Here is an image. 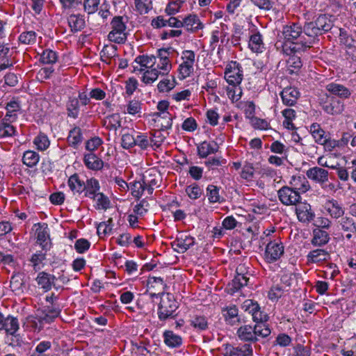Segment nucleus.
Here are the masks:
<instances>
[{
	"mask_svg": "<svg viewBox=\"0 0 356 356\" xmlns=\"http://www.w3.org/2000/svg\"><path fill=\"white\" fill-rule=\"evenodd\" d=\"M282 33L286 42L284 43L282 41H277L275 43L276 49L287 55L296 52L291 48L294 47V45L299 42L301 38L304 39L301 26L296 23L286 25L283 27Z\"/></svg>",
	"mask_w": 356,
	"mask_h": 356,
	"instance_id": "1",
	"label": "nucleus"
},
{
	"mask_svg": "<svg viewBox=\"0 0 356 356\" xmlns=\"http://www.w3.org/2000/svg\"><path fill=\"white\" fill-rule=\"evenodd\" d=\"M302 31L304 39L301 38L300 42L294 45V47L291 48L295 51H305L309 49L315 42L316 37L322 34L314 22L305 23Z\"/></svg>",
	"mask_w": 356,
	"mask_h": 356,
	"instance_id": "2",
	"label": "nucleus"
},
{
	"mask_svg": "<svg viewBox=\"0 0 356 356\" xmlns=\"http://www.w3.org/2000/svg\"><path fill=\"white\" fill-rule=\"evenodd\" d=\"M111 31L108 35V39L117 44H123L127 40V33L125 32L127 26L126 22L121 16H115L113 18L111 22Z\"/></svg>",
	"mask_w": 356,
	"mask_h": 356,
	"instance_id": "3",
	"label": "nucleus"
},
{
	"mask_svg": "<svg viewBox=\"0 0 356 356\" xmlns=\"http://www.w3.org/2000/svg\"><path fill=\"white\" fill-rule=\"evenodd\" d=\"M178 306L173 296L170 293H161L159 304L158 316L161 321L173 317L174 312Z\"/></svg>",
	"mask_w": 356,
	"mask_h": 356,
	"instance_id": "4",
	"label": "nucleus"
},
{
	"mask_svg": "<svg viewBox=\"0 0 356 356\" xmlns=\"http://www.w3.org/2000/svg\"><path fill=\"white\" fill-rule=\"evenodd\" d=\"M182 62L178 68L179 79H186L193 72L195 54L193 51L185 50L181 57Z\"/></svg>",
	"mask_w": 356,
	"mask_h": 356,
	"instance_id": "5",
	"label": "nucleus"
},
{
	"mask_svg": "<svg viewBox=\"0 0 356 356\" xmlns=\"http://www.w3.org/2000/svg\"><path fill=\"white\" fill-rule=\"evenodd\" d=\"M280 202L286 206H297L300 203L301 196L289 186H283L277 192Z\"/></svg>",
	"mask_w": 356,
	"mask_h": 356,
	"instance_id": "6",
	"label": "nucleus"
},
{
	"mask_svg": "<svg viewBox=\"0 0 356 356\" xmlns=\"http://www.w3.org/2000/svg\"><path fill=\"white\" fill-rule=\"evenodd\" d=\"M284 254V246L282 243L275 241L268 243L265 250V259L268 263L275 262Z\"/></svg>",
	"mask_w": 356,
	"mask_h": 356,
	"instance_id": "7",
	"label": "nucleus"
},
{
	"mask_svg": "<svg viewBox=\"0 0 356 356\" xmlns=\"http://www.w3.org/2000/svg\"><path fill=\"white\" fill-rule=\"evenodd\" d=\"M234 66L227 67L225 72V79L229 86H239L243 79L242 71L236 65V63H233Z\"/></svg>",
	"mask_w": 356,
	"mask_h": 356,
	"instance_id": "8",
	"label": "nucleus"
},
{
	"mask_svg": "<svg viewBox=\"0 0 356 356\" xmlns=\"http://www.w3.org/2000/svg\"><path fill=\"white\" fill-rule=\"evenodd\" d=\"M134 62L140 65V67H134V72H142L154 66L156 63V57L152 55H140L135 58Z\"/></svg>",
	"mask_w": 356,
	"mask_h": 356,
	"instance_id": "9",
	"label": "nucleus"
},
{
	"mask_svg": "<svg viewBox=\"0 0 356 356\" xmlns=\"http://www.w3.org/2000/svg\"><path fill=\"white\" fill-rule=\"evenodd\" d=\"M290 188L298 193L300 195L310 189L309 181L304 176H293L290 181Z\"/></svg>",
	"mask_w": 356,
	"mask_h": 356,
	"instance_id": "10",
	"label": "nucleus"
},
{
	"mask_svg": "<svg viewBox=\"0 0 356 356\" xmlns=\"http://www.w3.org/2000/svg\"><path fill=\"white\" fill-rule=\"evenodd\" d=\"M169 53L165 49H159L158 56L156 57V67L159 70H161L162 74H165L169 72L171 69V63L168 58Z\"/></svg>",
	"mask_w": 356,
	"mask_h": 356,
	"instance_id": "11",
	"label": "nucleus"
},
{
	"mask_svg": "<svg viewBox=\"0 0 356 356\" xmlns=\"http://www.w3.org/2000/svg\"><path fill=\"white\" fill-rule=\"evenodd\" d=\"M183 27L189 32L195 33L204 28V24L196 15H188L183 19Z\"/></svg>",
	"mask_w": 356,
	"mask_h": 356,
	"instance_id": "12",
	"label": "nucleus"
},
{
	"mask_svg": "<svg viewBox=\"0 0 356 356\" xmlns=\"http://www.w3.org/2000/svg\"><path fill=\"white\" fill-rule=\"evenodd\" d=\"M298 219L300 222H309L314 220L315 216L312 211L311 206L307 203H299L296 209Z\"/></svg>",
	"mask_w": 356,
	"mask_h": 356,
	"instance_id": "13",
	"label": "nucleus"
},
{
	"mask_svg": "<svg viewBox=\"0 0 356 356\" xmlns=\"http://www.w3.org/2000/svg\"><path fill=\"white\" fill-rule=\"evenodd\" d=\"M247 310L252 314V319L254 322H266L268 321V316L264 314L261 310L259 305L257 302H253L252 300L245 301Z\"/></svg>",
	"mask_w": 356,
	"mask_h": 356,
	"instance_id": "14",
	"label": "nucleus"
},
{
	"mask_svg": "<svg viewBox=\"0 0 356 356\" xmlns=\"http://www.w3.org/2000/svg\"><path fill=\"white\" fill-rule=\"evenodd\" d=\"M36 229L37 233V243L42 246V250H47L51 247V242L49 238V234L47 232V224H43Z\"/></svg>",
	"mask_w": 356,
	"mask_h": 356,
	"instance_id": "15",
	"label": "nucleus"
},
{
	"mask_svg": "<svg viewBox=\"0 0 356 356\" xmlns=\"http://www.w3.org/2000/svg\"><path fill=\"white\" fill-rule=\"evenodd\" d=\"M306 175L309 179L318 183H324L328 180V172L319 167L309 168Z\"/></svg>",
	"mask_w": 356,
	"mask_h": 356,
	"instance_id": "16",
	"label": "nucleus"
},
{
	"mask_svg": "<svg viewBox=\"0 0 356 356\" xmlns=\"http://www.w3.org/2000/svg\"><path fill=\"white\" fill-rule=\"evenodd\" d=\"M55 280L54 275L44 271L39 273L35 279L38 285L45 291H49L52 286H55Z\"/></svg>",
	"mask_w": 356,
	"mask_h": 356,
	"instance_id": "17",
	"label": "nucleus"
},
{
	"mask_svg": "<svg viewBox=\"0 0 356 356\" xmlns=\"http://www.w3.org/2000/svg\"><path fill=\"white\" fill-rule=\"evenodd\" d=\"M219 147L216 142L204 141L197 147V154L200 158H206L210 154L216 153Z\"/></svg>",
	"mask_w": 356,
	"mask_h": 356,
	"instance_id": "18",
	"label": "nucleus"
},
{
	"mask_svg": "<svg viewBox=\"0 0 356 356\" xmlns=\"http://www.w3.org/2000/svg\"><path fill=\"white\" fill-rule=\"evenodd\" d=\"M5 108L6 113L3 119L5 120H8V122H15L21 109L19 103L16 100H12L7 103Z\"/></svg>",
	"mask_w": 356,
	"mask_h": 356,
	"instance_id": "19",
	"label": "nucleus"
},
{
	"mask_svg": "<svg viewBox=\"0 0 356 356\" xmlns=\"http://www.w3.org/2000/svg\"><path fill=\"white\" fill-rule=\"evenodd\" d=\"M280 95L283 103L291 106L296 103L299 97V92L294 88H286L282 91Z\"/></svg>",
	"mask_w": 356,
	"mask_h": 356,
	"instance_id": "20",
	"label": "nucleus"
},
{
	"mask_svg": "<svg viewBox=\"0 0 356 356\" xmlns=\"http://www.w3.org/2000/svg\"><path fill=\"white\" fill-rule=\"evenodd\" d=\"M343 104L336 99H332L325 102L323 105V111L330 115L340 114L343 111Z\"/></svg>",
	"mask_w": 356,
	"mask_h": 356,
	"instance_id": "21",
	"label": "nucleus"
},
{
	"mask_svg": "<svg viewBox=\"0 0 356 356\" xmlns=\"http://www.w3.org/2000/svg\"><path fill=\"white\" fill-rule=\"evenodd\" d=\"M308 263H319L330 259V253L323 249H316L309 252L307 256Z\"/></svg>",
	"mask_w": 356,
	"mask_h": 356,
	"instance_id": "22",
	"label": "nucleus"
},
{
	"mask_svg": "<svg viewBox=\"0 0 356 356\" xmlns=\"http://www.w3.org/2000/svg\"><path fill=\"white\" fill-rule=\"evenodd\" d=\"M310 132L315 140L319 145L327 140V137L330 135V133H326L321 127L319 124L313 123L310 126Z\"/></svg>",
	"mask_w": 356,
	"mask_h": 356,
	"instance_id": "23",
	"label": "nucleus"
},
{
	"mask_svg": "<svg viewBox=\"0 0 356 356\" xmlns=\"http://www.w3.org/2000/svg\"><path fill=\"white\" fill-rule=\"evenodd\" d=\"M83 161L86 166L92 170H99L104 166L103 161L92 153L85 154Z\"/></svg>",
	"mask_w": 356,
	"mask_h": 356,
	"instance_id": "24",
	"label": "nucleus"
},
{
	"mask_svg": "<svg viewBox=\"0 0 356 356\" xmlns=\"http://www.w3.org/2000/svg\"><path fill=\"white\" fill-rule=\"evenodd\" d=\"M330 237L326 231L317 227L313 231V238L312 243L314 246H322L327 244L329 241Z\"/></svg>",
	"mask_w": 356,
	"mask_h": 356,
	"instance_id": "25",
	"label": "nucleus"
},
{
	"mask_svg": "<svg viewBox=\"0 0 356 356\" xmlns=\"http://www.w3.org/2000/svg\"><path fill=\"white\" fill-rule=\"evenodd\" d=\"M248 46L253 52H262L264 49L262 35L259 32L252 34L250 36Z\"/></svg>",
	"mask_w": 356,
	"mask_h": 356,
	"instance_id": "26",
	"label": "nucleus"
},
{
	"mask_svg": "<svg viewBox=\"0 0 356 356\" xmlns=\"http://www.w3.org/2000/svg\"><path fill=\"white\" fill-rule=\"evenodd\" d=\"M326 89L332 95L341 98H348L350 95V91L343 85L331 83L326 86Z\"/></svg>",
	"mask_w": 356,
	"mask_h": 356,
	"instance_id": "27",
	"label": "nucleus"
},
{
	"mask_svg": "<svg viewBox=\"0 0 356 356\" xmlns=\"http://www.w3.org/2000/svg\"><path fill=\"white\" fill-rule=\"evenodd\" d=\"M67 184L70 190L74 193L80 194L86 189L84 181L79 179L77 174H74L70 176L68 179Z\"/></svg>",
	"mask_w": 356,
	"mask_h": 356,
	"instance_id": "28",
	"label": "nucleus"
},
{
	"mask_svg": "<svg viewBox=\"0 0 356 356\" xmlns=\"http://www.w3.org/2000/svg\"><path fill=\"white\" fill-rule=\"evenodd\" d=\"M164 343L170 348H177L182 343V339L180 336L175 334L171 330H166L163 333Z\"/></svg>",
	"mask_w": 356,
	"mask_h": 356,
	"instance_id": "29",
	"label": "nucleus"
},
{
	"mask_svg": "<svg viewBox=\"0 0 356 356\" xmlns=\"http://www.w3.org/2000/svg\"><path fill=\"white\" fill-rule=\"evenodd\" d=\"M252 348L250 344H244L241 347L230 348L229 350H227L225 356H252Z\"/></svg>",
	"mask_w": 356,
	"mask_h": 356,
	"instance_id": "30",
	"label": "nucleus"
},
{
	"mask_svg": "<svg viewBox=\"0 0 356 356\" xmlns=\"http://www.w3.org/2000/svg\"><path fill=\"white\" fill-rule=\"evenodd\" d=\"M11 290L17 294H20L25 289L24 282V275L22 273H16L13 275L10 280Z\"/></svg>",
	"mask_w": 356,
	"mask_h": 356,
	"instance_id": "31",
	"label": "nucleus"
},
{
	"mask_svg": "<svg viewBox=\"0 0 356 356\" xmlns=\"http://www.w3.org/2000/svg\"><path fill=\"white\" fill-rule=\"evenodd\" d=\"M60 314L59 309L53 307H47L42 311V314H38V320L40 323H49Z\"/></svg>",
	"mask_w": 356,
	"mask_h": 356,
	"instance_id": "32",
	"label": "nucleus"
},
{
	"mask_svg": "<svg viewBox=\"0 0 356 356\" xmlns=\"http://www.w3.org/2000/svg\"><path fill=\"white\" fill-rule=\"evenodd\" d=\"M237 335L241 340L244 341H255L257 340L250 325L240 327L237 330Z\"/></svg>",
	"mask_w": 356,
	"mask_h": 356,
	"instance_id": "33",
	"label": "nucleus"
},
{
	"mask_svg": "<svg viewBox=\"0 0 356 356\" xmlns=\"http://www.w3.org/2000/svg\"><path fill=\"white\" fill-rule=\"evenodd\" d=\"M85 196L89 198L95 197L99 193V184L98 180L95 178H90L88 179L86 183H85Z\"/></svg>",
	"mask_w": 356,
	"mask_h": 356,
	"instance_id": "34",
	"label": "nucleus"
},
{
	"mask_svg": "<svg viewBox=\"0 0 356 356\" xmlns=\"http://www.w3.org/2000/svg\"><path fill=\"white\" fill-rule=\"evenodd\" d=\"M68 24L73 32L81 31L85 26V20L80 15H71L67 19Z\"/></svg>",
	"mask_w": 356,
	"mask_h": 356,
	"instance_id": "35",
	"label": "nucleus"
},
{
	"mask_svg": "<svg viewBox=\"0 0 356 356\" xmlns=\"http://www.w3.org/2000/svg\"><path fill=\"white\" fill-rule=\"evenodd\" d=\"M12 122L2 119L0 122V138L11 137L16 134V129L12 125Z\"/></svg>",
	"mask_w": 356,
	"mask_h": 356,
	"instance_id": "36",
	"label": "nucleus"
},
{
	"mask_svg": "<svg viewBox=\"0 0 356 356\" xmlns=\"http://www.w3.org/2000/svg\"><path fill=\"white\" fill-rule=\"evenodd\" d=\"M147 209L144 208V202L135 207L132 213L128 215L129 222H138L143 220V216L147 213Z\"/></svg>",
	"mask_w": 356,
	"mask_h": 356,
	"instance_id": "37",
	"label": "nucleus"
},
{
	"mask_svg": "<svg viewBox=\"0 0 356 356\" xmlns=\"http://www.w3.org/2000/svg\"><path fill=\"white\" fill-rule=\"evenodd\" d=\"M67 116L74 119L78 118L79 114V102L76 97H70L67 104Z\"/></svg>",
	"mask_w": 356,
	"mask_h": 356,
	"instance_id": "38",
	"label": "nucleus"
},
{
	"mask_svg": "<svg viewBox=\"0 0 356 356\" xmlns=\"http://www.w3.org/2000/svg\"><path fill=\"white\" fill-rule=\"evenodd\" d=\"M3 328L8 334L13 335L19 329V323L16 318L8 316L5 318L3 321Z\"/></svg>",
	"mask_w": 356,
	"mask_h": 356,
	"instance_id": "39",
	"label": "nucleus"
},
{
	"mask_svg": "<svg viewBox=\"0 0 356 356\" xmlns=\"http://www.w3.org/2000/svg\"><path fill=\"white\" fill-rule=\"evenodd\" d=\"M327 213L333 218H338L343 216V211L336 201H329L325 204Z\"/></svg>",
	"mask_w": 356,
	"mask_h": 356,
	"instance_id": "40",
	"label": "nucleus"
},
{
	"mask_svg": "<svg viewBox=\"0 0 356 356\" xmlns=\"http://www.w3.org/2000/svg\"><path fill=\"white\" fill-rule=\"evenodd\" d=\"M39 160V154L37 152L31 150L26 151L24 153L22 157L23 163L30 168L36 165Z\"/></svg>",
	"mask_w": 356,
	"mask_h": 356,
	"instance_id": "41",
	"label": "nucleus"
},
{
	"mask_svg": "<svg viewBox=\"0 0 356 356\" xmlns=\"http://www.w3.org/2000/svg\"><path fill=\"white\" fill-rule=\"evenodd\" d=\"M156 122L160 124V129L161 130H167L172 127V118L168 113H156Z\"/></svg>",
	"mask_w": 356,
	"mask_h": 356,
	"instance_id": "42",
	"label": "nucleus"
},
{
	"mask_svg": "<svg viewBox=\"0 0 356 356\" xmlns=\"http://www.w3.org/2000/svg\"><path fill=\"white\" fill-rule=\"evenodd\" d=\"M135 10L140 15H145L152 9V0H134Z\"/></svg>",
	"mask_w": 356,
	"mask_h": 356,
	"instance_id": "43",
	"label": "nucleus"
},
{
	"mask_svg": "<svg viewBox=\"0 0 356 356\" xmlns=\"http://www.w3.org/2000/svg\"><path fill=\"white\" fill-rule=\"evenodd\" d=\"M37 33L33 31L22 32L19 36V42L26 45H33L36 42Z\"/></svg>",
	"mask_w": 356,
	"mask_h": 356,
	"instance_id": "44",
	"label": "nucleus"
},
{
	"mask_svg": "<svg viewBox=\"0 0 356 356\" xmlns=\"http://www.w3.org/2000/svg\"><path fill=\"white\" fill-rule=\"evenodd\" d=\"M143 72L142 81L146 84L152 83L158 79L159 75L161 74V72H159L156 67H152Z\"/></svg>",
	"mask_w": 356,
	"mask_h": 356,
	"instance_id": "45",
	"label": "nucleus"
},
{
	"mask_svg": "<svg viewBox=\"0 0 356 356\" xmlns=\"http://www.w3.org/2000/svg\"><path fill=\"white\" fill-rule=\"evenodd\" d=\"M142 103L136 99H132L129 101L126 106V110L123 111L124 113L129 115H136L141 113Z\"/></svg>",
	"mask_w": 356,
	"mask_h": 356,
	"instance_id": "46",
	"label": "nucleus"
},
{
	"mask_svg": "<svg viewBox=\"0 0 356 356\" xmlns=\"http://www.w3.org/2000/svg\"><path fill=\"white\" fill-rule=\"evenodd\" d=\"M104 125L108 129L116 130L121 126L120 115L118 114H113L107 116L104 120Z\"/></svg>",
	"mask_w": 356,
	"mask_h": 356,
	"instance_id": "47",
	"label": "nucleus"
},
{
	"mask_svg": "<svg viewBox=\"0 0 356 356\" xmlns=\"http://www.w3.org/2000/svg\"><path fill=\"white\" fill-rule=\"evenodd\" d=\"M227 36V32L224 29V25H221L220 27H217L216 29L213 30L211 34V44L218 43L220 41L222 43L224 42Z\"/></svg>",
	"mask_w": 356,
	"mask_h": 356,
	"instance_id": "48",
	"label": "nucleus"
},
{
	"mask_svg": "<svg viewBox=\"0 0 356 356\" xmlns=\"http://www.w3.org/2000/svg\"><path fill=\"white\" fill-rule=\"evenodd\" d=\"M314 22L322 34L323 33L329 31L332 27L330 21L325 15L318 16Z\"/></svg>",
	"mask_w": 356,
	"mask_h": 356,
	"instance_id": "49",
	"label": "nucleus"
},
{
	"mask_svg": "<svg viewBox=\"0 0 356 356\" xmlns=\"http://www.w3.org/2000/svg\"><path fill=\"white\" fill-rule=\"evenodd\" d=\"M82 140V134L81 130L79 127L73 128L67 137V141L69 144L72 146H76L79 143H80Z\"/></svg>",
	"mask_w": 356,
	"mask_h": 356,
	"instance_id": "50",
	"label": "nucleus"
},
{
	"mask_svg": "<svg viewBox=\"0 0 356 356\" xmlns=\"http://www.w3.org/2000/svg\"><path fill=\"white\" fill-rule=\"evenodd\" d=\"M130 188L133 196L137 199H139L143 194L144 191L147 188L144 184L143 179L142 181H134L130 184Z\"/></svg>",
	"mask_w": 356,
	"mask_h": 356,
	"instance_id": "51",
	"label": "nucleus"
},
{
	"mask_svg": "<svg viewBox=\"0 0 356 356\" xmlns=\"http://www.w3.org/2000/svg\"><path fill=\"white\" fill-rule=\"evenodd\" d=\"M57 54L51 50L45 49L40 55V61L44 64H54L57 61Z\"/></svg>",
	"mask_w": 356,
	"mask_h": 356,
	"instance_id": "52",
	"label": "nucleus"
},
{
	"mask_svg": "<svg viewBox=\"0 0 356 356\" xmlns=\"http://www.w3.org/2000/svg\"><path fill=\"white\" fill-rule=\"evenodd\" d=\"M266 322H259L252 328L255 337H266L270 334V330L265 323Z\"/></svg>",
	"mask_w": 356,
	"mask_h": 356,
	"instance_id": "53",
	"label": "nucleus"
},
{
	"mask_svg": "<svg viewBox=\"0 0 356 356\" xmlns=\"http://www.w3.org/2000/svg\"><path fill=\"white\" fill-rule=\"evenodd\" d=\"M45 259L46 253L42 251H39L31 256L29 261L31 262L34 270L37 271L40 268V265L42 264Z\"/></svg>",
	"mask_w": 356,
	"mask_h": 356,
	"instance_id": "54",
	"label": "nucleus"
},
{
	"mask_svg": "<svg viewBox=\"0 0 356 356\" xmlns=\"http://www.w3.org/2000/svg\"><path fill=\"white\" fill-rule=\"evenodd\" d=\"M236 226V224H221L219 226H216L211 230L212 237L220 238L224 234L225 229H233Z\"/></svg>",
	"mask_w": 356,
	"mask_h": 356,
	"instance_id": "55",
	"label": "nucleus"
},
{
	"mask_svg": "<svg viewBox=\"0 0 356 356\" xmlns=\"http://www.w3.org/2000/svg\"><path fill=\"white\" fill-rule=\"evenodd\" d=\"M99 209H106L109 207L110 201L102 193H99L95 197H92Z\"/></svg>",
	"mask_w": 356,
	"mask_h": 356,
	"instance_id": "56",
	"label": "nucleus"
},
{
	"mask_svg": "<svg viewBox=\"0 0 356 356\" xmlns=\"http://www.w3.org/2000/svg\"><path fill=\"white\" fill-rule=\"evenodd\" d=\"M227 94L233 102H236L242 95V90L239 86H229L227 88Z\"/></svg>",
	"mask_w": 356,
	"mask_h": 356,
	"instance_id": "57",
	"label": "nucleus"
},
{
	"mask_svg": "<svg viewBox=\"0 0 356 356\" xmlns=\"http://www.w3.org/2000/svg\"><path fill=\"white\" fill-rule=\"evenodd\" d=\"M34 144L39 150H45L49 146V140L47 136L43 134H40L34 139Z\"/></svg>",
	"mask_w": 356,
	"mask_h": 356,
	"instance_id": "58",
	"label": "nucleus"
},
{
	"mask_svg": "<svg viewBox=\"0 0 356 356\" xmlns=\"http://www.w3.org/2000/svg\"><path fill=\"white\" fill-rule=\"evenodd\" d=\"M207 197L210 202L215 203L220 202V197L217 186L209 185L207 188Z\"/></svg>",
	"mask_w": 356,
	"mask_h": 356,
	"instance_id": "59",
	"label": "nucleus"
},
{
	"mask_svg": "<svg viewBox=\"0 0 356 356\" xmlns=\"http://www.w3.org/2000/svg\"><path fill=\"white\" fill-rule=\"evenodd\" d=\"M223 316L226 321L232 323L233 319L238 316V309L236 306H230L222 310Z\"/></svg>",
	"mask_w": 356,
	"mask_h": 356,
	"instance_id": "60",
	"label": "nucleus"
},
{
	"mask_svg": "<svg viewBox=\"0 0 356 356\" xmlns=\"http://www.w3.org/2000/svg\"><path fill=\"white\" fill-rule=\"evenodd\" d=\"M186 192L191 199L196 200L202 195V189L197 184H193L188 186L186 188Z\"/></svg>",
	"mask_w": 356,
	"mask_h": 356,
	"instance_id": "61",
	"label": "nucleus"
},
{
	"mask_svg": "<svg viewBox=\"0 0 356 356\" xmlns=\"http://www.w3.org/2000/svg\"><path fill=\"white\" fill-rule=\"evenodd\" d=\"M90 243L86 238H79L74 243V249L79 254H83L89 250Z\"/></svg>",
	"mask_w": 356,
	"mask_h": 356,
	"instance_id": "62",
	"label": "nucleus"
},
{
	"mask_svg": "<svg viewBox=\"0 0 356 356\" xmlns=\"http://www.w3.org/2000/svg\"><path fill=\"white\" fill-rule=\"evenodd\" d=\"M122 147L124 149H129L135 145L136 140L133 135L130 134H124L122 136Z\"/></svg>",
	"mask_w": 356,
	"mask_h": 356,
	"instance_id": "63",
	"label": "nucleus"
},
{
	"mask_svg": "<svg viewBox=\"0 0 356 356\" xmlns=\"http://www.w3.org/2000/svg\"><path fill=\"white\" fill-rule=\"evenodd\" d=\"M102 143V140L99 137H94L88 140L86 143V149L89 152L96 150Z\"/></svg>",
	"mask_w": 356,
	"mask_h": 356,
	"instance_id": "64",
	"label": "nucleus"
}]
</instances>
